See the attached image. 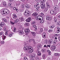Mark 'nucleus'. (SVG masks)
<instances>
[{
  "instance_id": "18",
  "label": "nucleus",
  "mask_w": 60,
  "mask_h": 60,
  "mask_svg": "<svg viewBox=\"0 0 60 60\" xmlns=\"http://www.w3.org/2000/svg\"><path fill=\"white\" fill-rule=\"evenodd\" d=\"M2 3L4 6H6V2L5 1H2Z\"/></svg>"
},
{
  "instance_id": "11",
  "label": "nucleus",
  "mask_w": 60,
  "mask_h": 60,
  "mask_svg": "<svg viewBox=\"0 0 60 60\" xmlns=\"http://www.w3.org/2000/svg\"><path fill=\"white\" fill-rule=\"evenodd\" d=\"M31 20V18L30 17H29L26 20V21L27 22H30Z\"/></svg>"
},
{
  "instance_id": "47",
  "label": "nucleus",
  "mask_w": 60,
  "mask_h": 60,
  "mask_svg": "<svg viewBox=\"0 0 60 60\" xmlns=\"http://www.w3.org/2000/svg\"><path fill=\"white\" fill-rule=\"evenodd\" d=\"M4 41H1V44H4Z\"/></svg>"
},
{
  "instance_id": "8",
  "label": "nucleus",
  "mask_w": 60,
  "mask_h": 60,
  "mask_svg": "<svg viewBox=\"0 0 60 60\" xmlns=\"http://www.w3.org/2000/svg\"><path fill=\"white\" fill-rule=\"evenodd\" d=\"M46 19L48 20H51V17L50 16H47L46 17Z\"/></svg>"
},
{
  "instance_id": "5",
  "label": "nucleus",
  "mask_w": 60,
  "mask_h": 60,
  "mask_svg": "<svg viewBox=\"0 0 60 60\" xmlns=\"http://www.w3.org/2000/svg\"><path fill=\"white\" fill-rule=\"evenodd\" d=\"M53 8H54V9L55 10V11H58L59 10H58V9L59 8V7L57 6H54Z\"/></svg>"
},
{
  "instance_id": "28",
  "label": "nucleus",
  "mask_w": 60,
  "mask_h": 60,
  "mask_svg": "<svg viewBox=\"0 0 60 60\" xmlns=\"http://www.w3.org/2000/svg\"><path fill=\"white\" fill-rule=\"evenodd\" d=\"M48 41L47 40H45L44 41V43L45 44H47L48 43Z\"/></svg>"
},
{
  "instance_id": "62",
  "label": "nucleus",
  "mask_w": 60,
  "mask_h": 60,
  "mask_svg": "<svg viewBox=\"0 0 60 60\" xmlns=\"http://www.w3.org/2000/svg\"><path fill=\"white\" fill-rule=\"evenodd\" d=\"M7 19H9L10 18V16H7Z\"/></svg>"
},
{
  "instance_id": "59",
  "label": "nucleus",
  "mask_w": 60,
  "mask_h": 60,
  "mask_svg": "<svg viewBox=\"0 0 60 60\" xmlns=\"http://www.w3.org/2000/svg\"><path fill=\"white\" fill-rule=\"evenodd\" d=\"M50 28H53V26H50Z\"/></svg>"
},
{
  "instance_id": "58",
  "label": "nucleus",
  "mask_w": 60,
  "mask_h": 60,
  "mask_svg": "<svg viewBox=\"0 0 60 60\" xmlns=\"http://www.w3.org/2000/svg\"><path fill=\"white\" fill-rule=\"evenodd\" d=\"M40 8V6H38V7H37L36 8L37 9V10H38L39 9V8Z\"/></svg>"
},
{
  "instance_id": "36",
  "label": "nucleus",
  "mask_w": 60,
  "mask_h": 60,
  "mask_svg": "<svg viewBox=\"0 0 60 60\" xmlns=\"http://www.w3.org/2000/svg\"><path fill=\"white\" fill-rule=\"evenodd\" d=\"M57 18H55L54 20V21L55 22H56V21H57Z\"/></svg>"
},
{
  "instance_id": "61",
  "label": "nucleus",
  "mask_w": 60,
  "mask_h": 60,
  "mask_svg": "<svg viewBox=\"0 0 60 60\" xmlns=\"http://www.w3.org/2000/svg\"><path fill=\"white\" fill-rule=\"evenodd\" d=\"M33 27H36V26H35V25H34L33 26Z\"/></svg>"
},
{
  "instance_id": "49",
  "label": "nucleus",
  "mask_w": 60,
  "mask_h": 60,
  "mask_svg": "<svg viewBox=\"0 0 60 60\" xmlns=\"http://www.w3.org/2000/svg\"><path fill=\"white\" fill-rule=\"evenodd\" d=\"M25 25L26 26H29V24L28 23H26L25 24Z\"/></svg>"
},
{
  "instance_id": "30",
  "label": "nucleus",
  "mask_w": 60,
  "mask_h": 60,
  "mask_svg": "<svg viewBox=\"0 0 60 60\" xmlns=\"http://www.w3.org/2000/svg\"><path fill=\"white\" fill-rule=\"evenodd\" d=\"M26 8H27L28 9H29L30 8V6L29 5L27 4H26L25 5Z\"/></svg>"
},
{
  "instance_id": "21",
  "label": "nucleus",
  "mask_w": 60,
  "mask_h": 60,
  "mask_svg": "<svg viewBox=\"0 0 60 60\" xmlns=\"http://www.w3.org/2000/svg\"><path fill=\"white\" fill-rule=\"evenodd\" d=\"M50 12L51 14L53 15V14H55V13H54V11L53 10H51L50 11Z\"/></svg>"
},
{
  "instance_id": "35",
  "label": "nucleus",
  "mask_w": 60,
  "mask_h": 60,
  "mask_svg": "<svg viewBox=\"0 0 60 60\" xmlns=\"http://www.w3.org/2000/svg\"><path fill=\"white\" fill-rule=\"evenodd\" d=\"M35 21L31 23V25H35Z\"/></svg>"
},
{
  "instance_id": "3",
  "label": "nucleus",
  "mask_w": 60,
  "mask_h": 60,
  "mask_svg": "<svg viewBox=\"0 0 60 60\" xmlns=\"http://www.w3.org/2000/svg\"><path fill=\"white\" fill-rule=\"evenodd\" d=\"M26 11H27V10H26L25 12H24V15L25 16H26V17H28V16H29V15H30V13H29L28 12Z\"/></svg>"
},
{
  "instance_id": "38",
  "label": "nucleus",
  "mask_w": 60,
  "mask_h": 60,
  "mask_svg": "<svg viewBox=\"0 0 60 60\" xmlns=\"http://www.w3.org/2000/svg\"><path fill=\"white\" fill-rule=\"evenodd\" d=\"M48 8H46L45 9L44 11H48Z\"/></svg>"
},
{
  "instance_id": "64",
  "label": "nucleus",
  "mask_w": 60,
  "mask_h": 60,
  "mask_svg": "<svg viewBox=\"0 0 60 60\" xmlns=\"http://www.w3.org/2000/svg\"><path fill=\"white\" fill-rule=\"evenodd\" d=\"M20 4V3H19L18 4H17V5L18 6H19V5Z\"/></svg>"
},
{
  "instance_id": "54",
  "label": "nucleus",
  "mask_w": 60,
  "mask_h": 60,
  "mask_svg": "<svg viewBox=\"0 0 60 60\" xmlns=\"http://www.w3.org/2000/svg\"><path fill=\"white\" fill-rule=\"evenodd\" d=\"M46 50L45 49L42 50V51L43 52H45Z\"/></svg>"
},
{
  "instance_id": "33",
  "label": "nucleus",
  "mask_w": 60,
  "mask_h": 60,
  "mask_svg": "<svg viewBox=\"0 0 60 60\" xmlns=\"http://www.w3.org/2000/svg\"><path fill=\"white\" fill-rule=\"evenodd\" d=\"M47 52H48V53H49V55H51V52L50 51V50H47Z\"/></svg>"
},
{
  "instance_id": "46",
  "label": "nucleus",
  "mask_w": 60,
  "mask_h": 60,
  "mask_svg": "<svg viewBox=\"0 0 60 60\" xmlns=\"http://www.w3.org/2000/svg\"><path fill=\"white\" fill-rule=\"evenodd\" d=\"M3 34H4V33L3 32H0V36L1 35H2Z\"/></svg>"
},
{
  "instance_id": "37",
  "label": "nucleus",
  "mask_w": 60,
  "mask_h": 60,
  "mask_svg": "<svg viewBox=\"0 0 60 60\" xmlns=\"http://www.w3.org/2000/svg\"><path fill=\"white\" fill-rule=\"evenodd\" d=\"M56 40H54L53 43V45H55V44H56Z\"/></svg>"
},
{
  "instance_id": "20",
  "label": "nucleus",
  "mask_w": 60,
  "mask_h": 60,
  "mask_svg": "<svg viewBox=\"0 0 60 60\" xmlns=\"http://www.w3.org/2000/svg\"><path fill=\"white\" fill-rule=\"evenodd\" d=\"M54 54L55 56H60V53H54Z\"/></svg>"
},
{
  "instance_id": "17",
  "label": "nucleus",
  "mask_w": 60,
  "mask_h": 60,
  "mask_svg": "<svg viewBox=\"0 0 60 60\" xmlns=\"http://www.w3.org/2000/svg\"><path fill=\"white\" fill-rule=\"evenodd\" d=\"M57 32L58 33H59V32H60V27H57Z\"/></svg>"
},
{
  "instance_id": "51",
  "label": "nucleus",
  "mask_w": 60,
  "mask_h": 60,
  "mask_svg": "<svg viewBox=\"0 0 60 60\" xmlns=\"http://www.w3.org/2000/svg\"><path fill=\"white\" fill-rule=\"evenodd\" d=\"M41 15L42 16H43L44 15V14L43 13H41Z\"/></svg>"
},
{
  "instance_id": "43",
  "label": "nucleus",
  "mask_w": 60,
  "mask_h": 60,
  "mask_svg": "<svg viewBox=\"0 0 60 60\" xmlns=\"http://www.w3.org/2000/svg\"><path fill=\"white\" fill-rule=\"evenodd\" d=\"M42 56L43 58V59H44L45 58V54H43Z\"/></svg>"
},
{
  "instance_id": "45",
  "label": "nucleus",
  "mask_w": 60,
  "mask_h": 60,
  "mask_svg": "<svg viewBox=\"0 0 60 60\" xmlns=\"http://www.w3.org/2000/svg\"><path fill=\"white\" fill-rule=\"evenodd\" d=\"M14 32H16V28L15 27L14 28V29L13 30Z\"/></svg>"
},
{
  "instance_id": "48",
  "label": "nucleus",
  "mask_w": 60,
  "mask_h": 60,
  "mask_svg": "<svg viewBox=\"0 0 60 60\" xmlns=\"http://www.w3.org/2000/svg\"><path fill=\"white\" fill-rule=\"evenodd\" d=\"M53 31L52 30H48L49 32H52Z\"/></svg>"
},
{
  "instance_id": "63",
  "label": "nucleus",
  "mask_w": 60,
  "mask_h": 60,
  "mask_svg": "<svg viewBox=\"0 0 60 60\" xmlns=\"http://www.w3.org/2000/svg\"><path fill=\"white\" fill-rule=\"evenodd\" d=\"M37 6V5H35L34 6V7H36Z\"/></svg>"
},
{
  "instance_id": "10",
  "label": "nucleus",
  "mask_w": 60,
  "mask_h": 60,
  "mask_svg": "<svg viewBox=\"0 0 60 60\" xmlns=\"http://www.w3.org/2000/svg\"><path fill=\"white\" fill-rule=\"evenodd\" d=\"M25 33H27V34H28V33H30V30L29 28H28L25 29Z\"/></svg>"
},
{
  "instance_id": "60",
  "label": "nucleus",
  "mask_w": 60,
  "mask_h": 60,
  "mask_svg": "<svg viewBox=\"0 0 60 60\" xmlns=\"http://www.w3.org/2000/svg\"><path fill=\"white\" fill-rule=\"evenodd\" d=\"M46 6H47V5H49V3L47 2L46 3Z\"/></svg>"
},
{
  "instance_id": "56",
  "label": "nucleus",
  "mask_w": 60,
  "mask_h": 60,
  "mask_svg": "<svg viewBox=\"0 0 60 60\" xmlns=\"http://www.w3.org/2000/svg\"><path fill=\"white\" fill-rule=\"evenodd\" d=\"M47 47H48L49 48H50V45H47Z\"/></svg>"
},
{
  "instance_id": "23",
  "label": "nucleus",
  "mask_w": 60,
  "mask_h": 60,
  "mask_svg": "<svg viewBox=\"0 0 60 60\" xmlns=\"http://www.w3.org/2000/svg\"><path fill=\"white\" fill-rule=\"evenodd\" d=\"M37 13H34L32 14V16H37Z\"/></svg>"
},
{
  "instance_id": "31",
  "label": "nucleus",
  "mask_w": 60,
  "mask_h": 60,
  "mask_svg": "<svg viewBox=\"0 0 60 60\" xmlns=\"http://www.w3.org/2000/svg\"><path fill=\"white\" fill-rule=\"evenodd\" d=\"M13 33H12L9 34L8 35V36L9 37H12V35H13Z\"/></svg>"
},
{
  "instance_id": "27",
  "label": "nucleus",
  "mask_w": 60,
  "mask_h": 60,
  "mask_svg": "<svg viewBox=\"0 0 60 60\" xmlns=\"http://www.w3.org/2000/svg\"><path fill=\"white\" fill-rule=\"evenodd\" d=\"M2 20L3 21H4V22H7V20L5 18H3Z\"/></svg>"
},
{
  "instance_id": "9",
  "label": "nucleus",
  "mask_w": 60,
  "mask_h": 60,
  "mask_svg": "<svg viewBox=\"0 0 60 60\" xmlns=\"http://www.w3.org/2000/svg\"><path fill=\"white\" fill-rule=\"evenodd\" d=\"M55 49H56V47L55 45H53L52 46V48H51V50H55Z\"/></svg>"
},
{
  "instance_id": "25",
  "label": "nucleus",
  "mask_w": 60,
  "mask_h": 60,
  "mask_svg": "<svg viewBox=\"0 0 60 60\" xmlns=\"http://www.w3.org/2000/svg\"><path fill=\"white\" fill-rule=\"evenodd\" d=\"M39 20L40 21V22L41 23H43L44 22V20H43V19L42 17V19H41H41L40 20Z\"/></svg>"
},
{
  "instance_id": "14",
  "label": "nucleus",
  "mask_w": 60,
  "mask_h": 60,
  "mask_svg": "<svg viewBox=\"0 0 60 60\" xmlns=\"http://www.w3.org/2000/svg\"><path fill=\"white\" fill-rule=\"evenodd\" d=\"M52 42H53V40L50 39L48 41V44H51V43H52Z\"/></svg>"
},
{
  "instance_id": "34",
  "label": "nucleus",
  "mask_w": 60,
  "mask_h": 60,
  "mask_svg": "<svg viewBox=\"0 0 60 60\" xmlns=\"http://www.w3.org/2000/svg\"><path fill=\"white\" fill-rule=\"evenodd\" d=\"M3 37L2 38V39L3 40H4L5 39V38H6V36H3Z\"/></svg>"
},
{
  "instance_id": "24",
  "label": "nucleus",
  "mask_w": 60,
  "mask_h": 60,
  "mask_svg": "<svg viewBox=\"0 0 60 60\" xmlns=\"http://www.w3.org/2000/svg\"><path fill=\"white\" fill-rule=\"evenodd\" d=\"M42 47V45H41V44H38V46H37V47L38 48H41Z\"/></svg>"
},
{
  "instance_id": "53",
  "label": "nucleus",
  "mask_w": 60,
  "mask_h": 60,
  "mask_svg": "<svg viewBox=\"0 0 60 60\" xmlns=\"http://www.w3.org/2000/svg\"><path fill=\"white\" fill-rule=\"evenodd\" d=\"M32 41V39H30L29 40V42H31V41Z\"/></svg>"
},
{
  "instance_id": "1",
  "label": "nucleus",
  "mask_w": 60,
  "mask_h": 60,
  "mask_svg": "<svg viewBox=\"0 0 60 60\" xmlns=\"http://www.w3.org/2000/svg\"><path fill=\"white\" fill-rule=\"evenodd\" d=\"M24 49L25 51H27L29 53H31L34 51V50L32 49L33 48L31 46L28 47L27 46H25L24 48Z\"/></svg>"
},
{
  "instance_id": "15",
  "label": "nucleus",
  "mask_w": 60,
  "mask_h": 60,
  "mask_svg": "<svg viewBox=\"0 0 60 60\" xmlns=\"http://www.w3.org/2000/svg\"><path fill=\"white\" fill-rule=\"evenodd\" d=\"M4 23L3 22H1L0 24V26L1 27H3L4 26Z\"/></svg>"
},
{
  "instance_id": "4",
  "label": "nucleus",
  "mask_w": 60,
  "mask_h": 60,
  "mask_svg": "<svg viewBox=\"0 0 60 60\" xmlns=\"http://www.w3.org/2000/svg\"><path fill=\"white\" fill-rule=\"evenodd\" d=\"M41 9H44L46 8V6H45V4L44 3H42L41 5Z\"/></svg>"
},
{
  "instance_id": "52",
  "label": "nucleus",
  "mask_w": 60,
  "mask_h": 60,
  "mask_svg": "<svg viewBox=\"0 0 60 60\" xmlns=\"http://www.w3.org/2000/svg\"><path fill=\"white\" fill-rule=\"evenodd\" d=\"M10 23L11 24H12V25L14 24V23L13 22H12L10 21Z\"/></svg>"
},
{
  "instance_id": "12",
  "label": "nucleus",
  "mask_w": 60,
  "mask_h": 60,
  "mask_svg": "<svg viewBox=\"0 0 60 60\" xmlns=\"http://www.w3.org/2000/svg\"><path fill=\"white\" fill-rule=\"evenodd\" d=\"M18 33L20 35H22L23 34L24 32L21 30H19Z\"/></svg>"
},
{
  "instance_id": "32",
  "label": "nucleus",
  "mask_w": 60,
  "mask_h": 60,
  "mask_svg": "<svg viewBox=\"0 0 60 60\" xmlns=\"http://www.w3.org/2000/svg\"><path fill=\"white\" fill-rule=\"evenodd\" d=\"M20 20H21L22 21H24V18L23 17H22L20 18Z\"/></svg>"
},
{
  "instance_id": "19",
  "label": "nucleus",
  "mask_w": 60,
  "mask_h": 60,
  "mask_svg": "<svg viewBox=\"0 0 60 60\" xmlns=\"http://www.w3.org/2000/svg\"><path fill=\"white\" fill-rule=\"evenodd\" d=\"M31 33L32 34L33 36H35V35H36V33L34 32H31Z\"/></svg>"
},
{
  "instance_id": "40",
  "label": "nucleus",
  "mask_w": 60,
  "mask_h": 60,
  "mask_svg": "<svg viewBox=\"0 0 60 60\" xmlns=\"http://www.w3.org/2000/svg\"><path fill=\"white\" fill-rule=\"evenodd\" d=\"M8 33V31H6V32H5V35H8V33Z\"/></svg>"
},
{
  "instance_id": "41",
  "label": "nucleus",
  "mask_w": 60,
  "mask_h": 60,
  "mask_svg": "<svg viewBox=\"0 0 60 60\" xmlns=\"http://www.w3.org/2000/svg\"><path fill=\"white\" fill-rule=\"evenodd\" d=\"M24 60H28V59H27V58L25 57H24Z\"/></svg>"
},
{
  "instance_id": "7",
  "label": "nucleus",
  "mask_w": 60,
  "mask_h": 60,
  "mask_svg": "<svg viewBox=\"0 0 60 60\" xmlns=\"http://www.w3.org/2000/svg\"><path fill=\"white\" fill-rule=\"evenodd\" d=\"M35 54L34 53H33L32 54H30V58H35Z\"/></svg>"
},
{
  "instance_id": "13",
  "label": "nucleus",
  "mask_w": 60,
  "mask_h": 60,
  "mask_svg": "<svg viewBox=\"0 0 60 60\" xmlns=\"http://www.w3.org/2000/svg\"><path fill=\"white\" fill-rule=\"evenodd\" d=\"M42 37L44 38H46V33L44 32L43 33Z\"/></svg>"
},
{
  "instance_id": "16",
  "label": "nucleus",
  "mask_w": 60,
  "mask_h": 60,
  "mask_svg": "<svg viewBox=\"0 0 60 60\" xmlns=\"http://www.w3.org/2000/svg\"><path fill=\"white\" fill-rule=\"evenodd\" d=\"M46 1V0H41L40 1V4H42L44 3L45 4V2Z\"/></svg>"
},
{
  "instance_id": "29",
  "label": "nucleus",
  "mask_w": 60,
  "mask_h": 60,
  "mask_svg": "<svg viewBox=\"0 0 60 60\" xmlns=\"http://www.w3.org/2000/svg\"><path fill=\"white\" fill-rule=\"evenodd\" d=\"M25 5H24V4H22L21 5V8L22 9H24L25 8Z\"/></svg>"
},
{
  "instance_id": "6",
  "label": "nucleus",
  "mask_w": 60,
  "mask_h": 60,
  "mask_svg": "<svg viewBox=\"0 0 60 60\" xmlns=\"http://www.w3.org/2000/svg\"><path fill=\"white\" fill-rule=\"evenodd\" d=\"M41 19H42V17L41 16L39 15L36 17V19L37 20H39L41 19Z\"/></svg>"
},
{
  "instance_id": "22",
  "label": "nucleus",
  "mask_w": 60,
  "mask_h": 60,
  "mask_svg": "<svg viewBox=\"0 0 60 60\" xmlns=\"http://www.w3.org/2000/svg\"><path fill=\"white\" fill-rule=\"evenodd\" d=\"M13 19H16V18H17V15H13Z\"/></svg>"
},
{
  "instance_id": "55",
  "label": "nucleus",
  "mask_w": 60,
  "mask_h": 60,
  "mask_svg": "<svg viewBox=\"0 0 60 60\" xmlns=\"http://www.w3.org/2000/svg\"><path fill=\"white\" fill-rule=\"evenodd\" d=\"M47 8H49L50 7V6L49 5H48L46 6Z\"/></svg>"
},
{
  "instance_id": "44",
  "label": "nucleus",
  "mask_w": 60,
  "mask_h": 60,
  "mask_svg": "<svg viewBox=\"0 0 60 60\" xmlns=\"http://www.w3.org/2000/svg\"><path fill=\"white\" fill-rule=\"evenodd\" d=\"M59 35V34H55V36H56V37H57Z\"/></svg>"
},
{
  "instance_id": "26",
  "label": "nucleus",
  "mask_w": 60,
  "mask_h": 60,
  "mask_svg": "<svg viewBox=\"0 0 60 60\" xmlns=\"http://www.w3.org/2000/svg\"><path fill=\"white\" fill-rule=\"evenodd\" d=\"M37 52H38V56H41V53L39 51V50H37Z\"/></svg>"
},
{
  "instance_id": "50",
  "label": "nucleus",
  "mask_w": 60,
  "mask_h": 60,
  "mask_svg": "<svg viewBox=\"0 0 60 60\" xmlns=\"http://www.w3.org/2000/svg\"><path fill=\"white\" fill-rule=\"evenodd\" d=\"M36 60H40V59H39V58L38 57H36Z\"/></svg>"
},
{
  "instance_id": "42",
  "label": "nucleus",
  "mask_w": 60,
  "mask_h": 60,
  "mask_svg": "<svg viewBox=\"0 0 60 60\" xmlns=\"http://www.w3.org/2000/svg\"><path fill=\"white\" fill-rule=\"evenodd\" d=\"M11 3H10L8 4V6L9 7H11Z\"/></svg>"
},
{
  "instance_id": "39",
  "label": "nucleus",
  "mask_w": 60,
  "mask_h": 60,
  "mask_svg": "<svg viewBox=\"0 0 60 60\" xmlns=\"http://www.w3.org/2000/svg\"><path fill=\"white\" fill-rule=\"evenodd\" d=\"M57 25L58 26H60V21L59 22H57Z\"/></svg>"
},
{
  "instance_id": "57",
  "label": "nucleus",
  "mask_w": 60,
  "mask_h": 60,
  "mask_svg": "<svg viewBox=\"0 0 60 60\" xmlns=\"http://www.w3.org/2000/svg\"><path fill=\"white\" fill-rule=\"evenodd\" d=\"M17 22H17V21H16V20H15V22H14V24H15V23L16 24V23H17Z\"/></svg>"
},
{
  "instance_id": "2",
  "label": "nucleus",
  "mask_w": 60,
  "mask_h": 60,
  "mask_svg": "<svg viewBox=\"0 0 60 60\" xmlns=\"http://www.w3.org/2000/svg\"><path fill=\"white\" fill-rule=\"evenodd\" d=\"M1 14L2 15H5L6 14H9L10 12L7 9H2L0 10Z\"/></svg>"
}]
</instances>
